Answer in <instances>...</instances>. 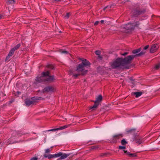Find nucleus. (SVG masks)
Listing matches in <instances>:
<instances>
[{
  "mask_svg": "<svg viewBox=\"0 0 160 160\" xmlns=\"http://www.w3.org/2000/svg\"><path fill=\"white\" fill-rule=\"evenodd\" d=\"M82 63L79 64L77 67L75 71L72 73L73 76L76 77L80 75L86 74L88 71V68L90 65V62L84 59H81Z\"/></svg>",
  "mask_w": 160,
  "mask_h": 160,
  "instance_id": "obj_1",
  "label": "nucleus"
},
{
  "mask_svg": "<svg viewBox=\"0 0 160 160\" xmlns=\"http://www.w3.org/2000/svg\"><path fill=\"white\" fill-rule=\"evenodd\" d=\"M134 56H129L124 59L121 58L118 59L111 63V66L113 68L120 67L122 68H128L124 66L125 65L129 63L134 58Z\"/></svg>",
  "mask_w": 160,
  "mask_h": 160,
  "instance_id": "obj_2",
  "label": "nucleus"
},
{
  "mask_svg": "<svg viewBox=\"0 0 160 160\" xmlns=\"http://www.w3.org/2000/svg\"><path fill=\"white\" fill-rule=\"evenodd\" d=\"M53 77L49 76V72L47 71L46 72H43L42 73V76L37 78V80L38 82H40L43 81H51L53 80Z\"/></svg>",
  "mask_w": 160,
  "mask_h": 160,
  "instance_id": "obj_3",
  "label": "nucleus"
},
{
  "mask_svg": "<svg viewBox=\"0 0 160 160\" xmlns=\"http://www.w3.org/2000/svg\"><path fill=\"white\" fill-rule=\"evenodd\" d=\"M139 24L138 22L133 23L132 24L128 23L127 24L123 25L122 26L121 28H125L126 29H131L133 28V26H137Z\"/></svg>",
  "mask_w": 160,
  "mask_h": 160,
  "instance_id": "obj_4",
  "label": "nucleus"
},
{
  "mask_svg": "<svg viewBox=\"0 0 160 160\" xmlns=\"http://www.w3.org/2000/svg\"><path fill=\"white\" fill-rule=\"evenodd\" d=\"M159 47V45L158 44L151 45L150 49V52L152 53L155 52L158 49Z\"/></svg>",
  "mask_w": 160,
  "mask_h": 160,
  "instance_id": "obj_5",
  "label": "nucleus"
},
{
  "mask_svg": "<svg viewBox=\"0 0 160 160\" xmlns=\"http://www.w3.org/2000/svg\"><path fill=\"white\" fill-rule=\"evenodd\" d=\"M35 98H36L35 97H33L31 99H26L25 101V103L26 105L28 106L36 102V101L35 100Z\"/></svg>",
  "mask_w": 160,
  "mask_h": 160,
  "instance_id": "obj_6",
  "label": "nucleus"
},
{
  "mask_svg": "<svg viewBox=\"0 0 160 160\" xmlns=\"http://www.w3.org/2000/svg\"><path fill=\"white\" fill-rule=\"evenodd\" d=\"M15 51V49H14V48H12L8 54V55L6 58V61L8 60L9 58L12 56V55L13 54Z\"/></svg>",
  "mask_w": 160,
  "mask_h": 160,
  "instance_id": "obj_7",
  "label": "nucleus"
},
{
  "mask_svg": "<svg viewBox=\"0 0 160 160\" xmlns=\"http://www.w3.org/2000/svg\"><path fill=\"white\" fill-rule=\"evenodd\" d=\"M102 96L101 95H99L96 98V100L95 102L99 104L100 102L102 101Z\"/></svg>",
  "mask_w": 160,
  "mask_h": 160,
  "instance_id": "obj_8",
  "label": "nucleus"
},
{
  "mask_svg": "<svg viewBox=\"0 0 160 160\" xmlns=\"http://www.w3.org/2000/svg\"><path fill=\"white\" fill-rule=\"evenodd\" d=\"M69 155H68L65 153H62V155L60 156L61 157L60 158L58 159L57 160H60L61 159H65Z\"/></svg>",
  "mask_w": 160,
  "mask_h": 160,
  "instance_id": "obj_9",
  "label": "nucleus"
},
{
  "mask_svg": "<svg viewBox=\"0 0 160 160\" xmlns=\"http://www.w3.org/2000/svg\"><path fill=\"white\" fill-rule=\"evenodd\" d=\"M44 157L45 158H47L48 159H50L52 158H53V154H45L44 155Z\"/></svg>",
  "mask_w": 160,
  "mask_h": 160,
  "instance_id": "obj_10",
  "label": "nucleus"
},
{
  "mask_svg": "<svg viewBox=\"0 0 160 160\" xmlns=\"http://www.w3.org/2000/svg\"><path fill=\"white\" fill-rule=\"evenodd\" d=\"M70 126V124L65 125L63 126H62L61 127L58 128L59 130L64 129L66 128H67L69 127Z\"/></svg>",
  "mask_w": 160,
  "mask_h": 160,
  "instance_id": "obj_11",
  "label": "nucleus"
},
{
  "mask_svg": "<svg viewBox=\"0 0 160 160\" xmlns=\"http://www.w3.org/2000/svg\"><path fill=\"white\" fill-rule=\"evenodd\" d=\"M134 94L136 98H138L141 96L142 93L140 92H136L134 93Z\"/></svg>",
  "mask_w": 160,
  "mask_h": 160,
  "instance_id": "obj_12",
  "label": "nucleus"
},
{
  "mask_svg": "<svg viewBox=\"0 0 160 160\" xmlns=\"http://www.w3.org/2000/svg\"><path fill=\"white\" fill-rule=\"evenodd\" d=\"M141 50V48H139L137 49L134 50L132 51V53L134 54H136L139 52Z\"/></svg>",
  "mask_w": 160,
  "mask_h": 160,
  "instance_id": "obj_13",
  "label": "nucleus"
},
{
  "mask_svg": "<svg viewBox=\"0 0 160 160\" xmlns=\"http://www.w3.org/2000/svg\"><path fill=\"white\" fill-rule=\"evenodd\" d=\"M62 155V152H60L58 153L53 154L54 158H58L59 157Z\"/></svg>",
  "mask_w": 160,
  "mask_h": 160,
  "instance_id": "obj_14",
  "label": "nucleus"
},
{
  "mask_svg": "<svg viewBox=\"0 0 160 160\" xmlns=\"http://www.w3.org/2000/svg\"><path fill=\"white\" fill-rule=\"evenodd\" d=\"M119 148L120 149H122L123 150V151L125 153H127L128 152L127 151L125 150L124 149L126 148V147L124 146H119Z\"/></svg>",
  "mask_w": 160,
  "mask_h": 160,
  "instance_id": "obj_15",
  "label": "nucleus"
},
{
  "mask_svg": "<svg viewBox=\"0 0 160 160\" xmlns=\"http://www.w3.org/2000/svg\"><path fill=\"white\" fill-rule=\"evenodd\" d=\"M146 52V51H145V50L144 49L142 51H141L139 53L137 54L136 55L137 56H140L144 54Z\"/></svg>",
  "mask_w": 160,
  "mask_h": 160,
  "instance_id": "obj_16",
  "label": "nucleus"
},
{
  "mask_svg": "<svg viewBox=\"0 0 160 160\" xmlns=\"http://www.w3.org/2000/svg\"><path fill=\"white\" fill-rule=\"evenodd\" d=\"M95 102V104L92 107H91L90 108L91 109H93L95 108H96L97 107V106L99 104L96 102Z\"/></svg>",
  "mask_w": 160,
  "mask_h": 160,
  "instance_id": "obj_17",
  "label": "nucleus"
},
{
  "mask_svg": "<svg viewBox=\"0 0 160 160\" xmlns=\"http://www.w3.org/2000/svg\"><path fill=\"white\" fill-rule=\"evenodd\" d=\"M127 154L129 156L131 157H135L136 156V155L135 154L130 153L129 152H127Z\"/></svg>",
  "mask_w": 160,
  "mask_h": 160,
  "instance_id": "obj_18",
  "label": "nucleus"
},
{
  "mask_svg": "<svg viewBox=\"0 0 160 160\" xmlns=\"http://www.w3.org/2000/svg\"><path fill=\"white\" fill-rule=\"evenodd\" d=\"M52 147H51V148H48L45 150V154L49 153L52 150Z\"/></svg>",
  "mask_w": 160,
  "mask_h": 160,
  "instance_id": "obj_19",
  "label": "nucleus"
},
{
  "mask_svg": "<svg viewBox=\"0 0 160 160\" xmlns=\"http://www.w3.org/2000/svg\"><path fill=\"white\" fill-rule=\"evenodd\" d=\"M160 68V62L158 63V64L156 65L155 67V68L156 69H158Z\"/></svg>",
  "mask_w": 160,
  "mask_h": 160,
  "instance_id": "obj_20",
  "label": "nucleus"
},
{
  "mask_svg": "<svg viewBox=\"0 0 160 160\" xmlns=\"http://www.w3.org/2000/svg\"><path fill=\"white\" fill-rule=\"evenodd\" d=\"M60 52H61V53H62L66 54L68 53V52L65 50H60Z\"/></svg>",
  "mask_w": 160,
  "mask_h": 160,
  "instance_id": "obj_21",
  "label": "nucleus"
},
{
  "mask_svg": "<svg viewBox=\"0 0 160 160\" xmlns=\"http://www.w3.org/2000/svg\"><path fill=\"white\" fill-rule=\"evenodd\" d=\"M136 142V143H138L139 144H140L142 142V140H141L140 139H139L137 140Z\"/></svg>",
  "mask_w": 160,
  "mask_h": 160,
  "instance_id": "obj_22",
  "label": "nucleus"
},
{
  "mask_svg": "<svg viewBox=\"0 0 160 160\" xmlns=\"http://www.w3.org/2000/svg\"><path fill=\"white\" fill-rule=\"evenodd\" d=\"M59 130L58 128H55V129H50L48 130V131L50 132V131H56L57 130Z\"/></svg>",
  "mask_w": 160,
  "mask_h": 160,
  "instance_id": "obj_23",
  "label": "nucleus"
},
{
  "mask_svg": "<svg viewBox=\"0 0 160 160\" xmlns=\"http://www.w3.org/2000/svg\"><path fill=\"white\" fill-rule=\"evenodd\" d=\"M70 16V13H67L66 15L65 16L64 18L66 19H67Z\"/></svg>",
  "mask_w": 160,
  "mask_h": 160,
  "instance_id": "obj_24",
  "label": "nucleus"
},
{
  "mask_svg": "<svg viewBox=\"0 0 160 160\" xmlns=\"http://www.w3.org/2000/svg\"><path fill=\"white\" fill-rule=\"evenodd\" d=\"M45 91L49 92V91H50L51 90L52 88L49 87H47L46 88H45Z\"/></svg>",
  "mask_w": 160,
  "mask_h": 160,
  "instance_id": "obj_25",
  "label": "nucleus"
},
{
  "mask_svg": "<svg viewBox=\"0 0 160 160\" xmlns=\"http://www.w3.org/2000/svg\"><path fill=\"white\" fill-rule=\"evenodd\" d=\"M9 3L11 4H12L14 3V0H8Z\"/></svg>",
  "mask_w": 160,
  "mask_h": 160,
  "instance_id": "obj_26",
  "label": "nucleus"
},
{
  "mask_svg": "<svg viewBox=\"0 0 160 160\" xmlns=\"http://www.w3.org/2000/svg\"><path fill=\"white\" fill-rule=\"evenodd\" d=\"M20 47V44H18L15 46L13 48H14L15 50L18 49Z\"/></svg>",
  "mask_w": 160,
  "mask_h": 160,
  "instance_id": "obj_27",
  "label": "nucleus"
},
{
  "mask_svg": "<svg viewBox=\"0 0 160 160\" xmlns=\"http://www.w3.org/2000/svg\"><path fill=\"white\" fill-rule=\"evenodd\" d=\"M121 143L122 144L125 145L127 143L126 141L124 139H123Z\"/></svg>",
  "mask_w": 160,
  "mask_h": 160,
  "instance_id": "obj_28",
  "label": "nucleus"
},
{
  "mask_svg": "<svg viewBox=\"0 0 160 160\" xmlns=\"http://www.w3.org/2000/svg\"><path fill=\"white\" fill-rule=\"evenodd\" d=\"M96 54L99 55L100 54V52L99 51H96L95 52Z\"/></svg>",
  "mask_w": 160,
  "mask_h": 160,
  "instance_id": "obj_29",
  "label": "nucleus"
},
{
  "mask_svg": "<svg viewBox=\"0 0 160 160\" xmlns=\"http://www.w3.org/2000/svg\"><path fill=\"white\" fill-rule=\"evenodd\" d=\"M148 47H149V45H147L144 47V49L145 50L146 49H147L148 48Z\"/></svg>",
  "mask_w": 160,
  "mask_h": 160,
  "instance_id": "obj_30",
  "label": "nucleus"
},
{
  "mask_svg": "<svg viewBox=\"0 0 160 160\" xmlns=\"http://www.w3.org/2000/svg\"><path fill=\"white\" fill-rule=\"evenodd\" d=\"M48 68H49L50 69H52L53 68V67L51 65H49L48 66Z\"/></svg>",
  "mask_w": 160,
  "mask_h": 160,
  "instance_id": "obj_31",
  "label": "nucleus"
},
{
  "mask_svg": "<svg viewBox=\"0 0 160 160\" xmlns=\"http://www.w3.org/2000/svg\"><path fill=\"white\" fill-rule=\"evenodd\" d=\"M98 22H99L98 21H96L94 23V25H98Z\"/></svg>",
  "mask_w": 160,
  "mask_h": 160,
  "instance_id": "obj_32",
  "label": "nucleus"
},
{
  "mask_svg": "<svg viewBox=\"0 0 160 160\" xmlns=\"http://www.w3.org/2000/svg\"><path fill=\"white\" fill-rule=\"evenodd\" d=\"M31 160H37V158H31Z\"/></svg>",
  "mask_w": 160,
  "mask_h": 160,
  "instance_id": "obj_33",
  "label": "nucleus"
},
{
  "mask_svg": "<svg viewBox=\"0 0 160 160\" xmlns=\"http://www.w3.org/2000/svg\"><path fill=\"white\" fill-rule=\"evenodd\" d=\"M121 135L119 134V135H116L114 136V137H118L119 136H121Z\"/></svg>",
  "mask_w": 160,
  "mask_h": 160,
  "instance_id": "obj_34",
  "label": "nucleus"
},
{
  "mask_svg": "<svg viewBox=\"0 0 160 160\" xmlns=\"http://www.w3.org/2000/svg\"><path fill=\"white\" fill-rule=\"evenodd\" d=\"M18 142V141L16 142H12V141H11L10 142V143H15V142Z\"/></svg>",
  "mask_w": 160,
  "mask_h": 160,
  "instance_id": "obj_35",
  "label": "nucleus"
},
{
  "mask_svg": "<svg viewBox=\"0 0 160 160\" xmlns=\"http://www.w3.org/2000/svg\"><path fill=\"white\" fill-rule=\"evenodd\" d=\"M127 54H128V53L127 52H125V53H124L122 54V55L124 56Z\"/></svg>",
  "mask_w": 160,
  "mask_h": 160,
  "instance_id": "obj_36",
  "label": "nucleus"
},
{
  "mask_svg": "<svg viewBox=\"0 0 160 160\" xmlns=\"http://www.w3.org/2000/svg\"><path fill=\"white\" fill-rule=\"evenodd\" d=\"M104 22V21L103 20H102L101 21V22L102 23H103Z\"/></svg>",
  "mask_w": 160,
  "mask_h": 160,
  "instance_id": "obj_37",
  "label": "nucleus"
},
{
  "mask_svg": "<svg viewBox=\"0 0 160 160\" xmlns=\"http://www.w3.org/2000/svg\"><path fill=\"white\" fill-rule=\"evenodd\" d=\"M132 129L128 131L127 132H131V131H132Z\"/></svg>",
  "mask_w": 160,
  "mask_h": 160,
  "instance_id": "obj_38",
  "label": "nucleus"
},
{
  "mask_svg": "<svg viewBox=\"0 0 160 160\" xmlns=\"http://www.w3.org/2000/svg\"><path fill=\"white\" fill-rule=\"evenodd\" d=\"M2 17V15H0V19H1Z\"/></svg>",
  "mask_w": 160,
  "mask_h": 160,
  "instance_id": "obj_39",
  "label": "nucleus"
},
{
  "mask_svg": "<svg viewBox=\"0 0 160 160\" xmlns=\"http://www.w3.org/2000/svg\"><path fill=\"white\" fill-rule=\"evenodd\" d=\"M106 8H107V7H105V8H104V9H103V10H105V9H106Z\"/></svg>",
  "mask_w": 160,
  "mask_h": 160,
  "instance_id": "obj_40",
  "label": "nucleus"
},
{
  "mask_svg": "<svg viewBox=\"0 0 160 160\" xmlns=\"http://www.w3.org/2000/svg\"><path fill=\"white\" fill-rule=\"evenodd\" d=\"M1 94H2V95L3 96H4V94L3 93H2Z\"/></svg>",
  "mask_w": 160,
  "mask_h": 160,
  "instance_id": "obj_41",
  "label": "nucleus"
}]
</instances>
